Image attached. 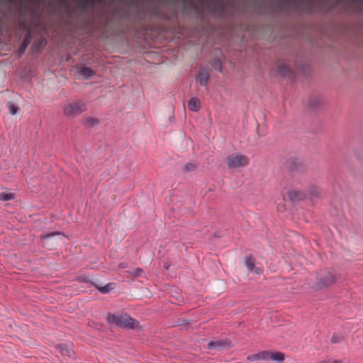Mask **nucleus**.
I'll return each mask as SVG.
<instances>
[{
	"instance_id": "nucleus-25",
	"label": "nucleus",
	"mask_w": 363,
	"mask_h": 363,
	"mask_svg": "<svg viewBox=\"0 0 363 363\" xmlns=\"http://www.w3.org/2000/svg\"><path fill=\"white\" fill-rule=\"evenodd\" d=\"M150 13L151 16L157 17V18L161 17L162 15L160 9H159L158 6H157V5L152 6L150 9Z\"/></svg>"
},
{
	"instance_id": "nucleus-29",
	"label": "nucleus",
	"mask_w": 363,
	"mask_h": 363,
	"mask_svg": "<svg viewBox=\"0 0 363 363\" xmlns=\"http://www.w3.org/2000/svg\"><path fill=\"white\" fill-rule=\"evenodd\" d=\"M196 166L194 163L189 162L184 167V172H189L195 170Z\"/></svg>"
},
{
	"instance_id": "nucleus-34",
	"label": "nucleus",
	"mask_w": 363,
	"mask_h": 363,
	"mask_svg": "<svg viewBox=\"0 0 363 363\" xmlns=\"http://www.w3.org/2000/svg\"><path fill=\"white\" fill-rule=\"evenodd\" d=\"M131 273L134 274V275L136 277H140L141 274L143 273V269L140 268H136L134 269Z\"/></svg>"
},
{
	"instance_id": "nucleus-30",
	"label": "nucleus",
	"mask_w": 363,
	"mask_h": 363,
	"mask_svg": "<svg viewBox=\"0 0 363 363\" xmlns=\"http://www.w3.org/2000/svg\"><path fill=\"white\" fill-rule=\"evenodd\" d=\"M190 322V320L185 319V318H178L176 320V325L180 326V325H188Z\"/></svg>"
},
{
	"instance_id": "nucleus-8",
	"label": "nucleus",
	"mask_w": 363,
	"mask_h": 363,
	"mask_svg": "<svg viewBox=\"0 0 363 363\" xmlns=\"http://www.w3.org/2000/svg\"><path fill=\"white\" fill-rule=\"evenodd\" d=\"M208 349L209 350H223L230 348L233 347L232 342L228 339H223L219 340H212L208 342L207 345Z\"/></svg>"
},
{
	"instance_id": "nucleus-4",
	"label": "nucleus",
	"mask_w": 363,
	"mask_h": 363,
	"mask_svg": "<svg viewBox=\"0 0 363 363\" xmlns=\"http://www.w3.org/2000/svg\"><path fill=\"white\" fill-rule=\"evenodd\" d=\"M76 6L74 8L67 6V15L70 17H74L79 20H82L90 9L86 0H75Z\"/></svg>"
},
{
	"instance_id": "nucleus-5",
	"label": "nucleus",
	"mask_w": 363,
	"mask_h": 363,
	"mask_svg": "<svg viewBox=\"0 0 363 363\" xmlns=\"http://www.w3.org/2000/svg\"><path fill=\"white\" fill-rule=\"evenodd\" d=\"M285 167L291 174H304L307 167L304 161L298 157H289L285 162Z\"/></svg>"
},
{
	"instance_id": "nucleus-24",
	"label": "nucleus",
	"mask_w": 363,
	"mask_h": 363,
	"mask_svg": "<svg viewBox=\"0 0 363 363\" xmlns=\"http://www.w3.org/2000/svg\"><path fill=\"white\" fill-rule=\"evenodd\" d=\"M309 194L312 197H320L321 194V189L315 186H311L309 189Z\"/></svg>"
},
{
	"instance_id": "nucleus-39",
	"label": "nucleus",
	"mask_w": 363,
	"mask_h": 363,
	"mask_svg": "<svg viewBox=\"0 0 363 363\" xmlns=\"http://www.w3.org/2000/svg\"><path fill=\"white\" fill-rule=\"evenodd\" d=\"M164 268H165L166 269H169V266H167V265H164Z\"/></svg>"
},
{
	"instance_id": "nucleus-26",
	"label": "nucleus",
	"mask_w": 363,
	"mask_h": 363,
	"mask_svg": "<svg viewBox=\"0 0 363 363\" xmlns=\"http://www.w3.org/2000/svg\"><path fill=\"white\" fill-rule=\"evenodd\" d=\"M8 108L9 110V113L13 116L17 114L19 111V107L11 102L9 103Z\"/></svg>"
},
{
	"instance_id": "nucleus-17",
	"label": "nucleus",
	"mask_w": 363,
	"mask_h": 363,
	"mask_svg": "<svg viewBox=\"0 0 363 363\" xmlns=\"http://www.w3.org/2000/svg\"><path fill=\"white\" fill-rule=\"evenodd\" d=\"M78 72L79 74L84 77L86 79L91 78L95 74V71L88 67H82Z\"/></svg>"
},
{
	"instance_id": "nucleus-13",
	"label": "nucleus",
	"mask_w": 363,
	"mask_h": 363,
	"mask_svg": "<svg viewBox=\"0 0 363 363\" xmlns=\"http://www.w3.org/2000/svg\"><path fill=\"white\" fill-rule=\"evenodd\" d=\"M47 45L46 40L43 38L35 39L32 45L31 50L33 53H37L39 50Z\"/></svg>"
},
{
	"instance_id": "nucleus-11",
	"label": "nucleus",
	"mask_w": 363,
	"mask_h": 363,
	"mask_svg": "<svg viewBox=\"0 0 363 363\" xmlns=\"http://www.w3.org/2000/svg\"><path fill=\"white\" fill-rule=\"evenodd\" d=\"M209 79L208 71L205 68L199 69L197 80L201 86H206Z\"/></svg>"
},
{
	"instance_id": "nucleus-40",
	"label": "nucleus",
	"mask_w": 363,
	"mask_h": 363,
	"mask_svg": "<svg viewBox=\"0 0 363 363\" xmlns=\"http://www.w3.org/2000/svg\"><path fill=\"white\" fill-rule=\"evenodd\" d=\"M228 4H229L230 5H231V6H233V2H232V1H229V2H228Z\"/></svg>"
},
{
	"instance_id": "nucleus-15",
	"label": "nucleus",
	"mask_w": 363,
	"mask_h": 363,
	"mask_svg": "<svg viewBox=\"0 0 363 363\" xmlns=\"http://www.w3.org/2000/svg\"><path fill=\"white\" fill-rule=\"evenodd\" d=\"M188 108L190 111L197 112L201 108V103L198 98L192 97L188 101Z\"/></svg>"
},
{
	"instance_id": "nucleus-3",
	"label": "nucleus",
	"mask_w": 363,
	"mask_h": 363,
	"mask_svg": "<svg viewBox=\"0 0 363 363\" xmlns=\"http://www.w3.org/2000/svg\"><path fill=\"white\" fill-rule=\"evenodd\" d=\"M336 277L334 274L327 269H323L318 272L315 288L321 290L331 286L336 281Z\"/></svg>"
},
{
	"instance_id": "nucleus-38",
	"label": "nucleus",
	"mask_w": 363,
	"mask_h": 363,
	"mask_svg": "<svg viewBox=\"0 0 363 363\" xmlns=\"http://www.w3.org/2000/svg\"><path fill=\"white\" fill-rule=\"evenodd\" d=\"M319 363H329V362H327V361H325V360H324V361H321V362H320Z\"/></svg>"
},
{
	"instance_id": "nucleus-36",
	"label": "nucleus",
	"mask_w": 363,
	"mask_h": 363,
	"mask_svg": "<svg viewBox=\"0 0 363 363\" xmlns=\"http://www.w3.org/2000/svg\"><path fill=\"white\" fill-rule=\"evenodd\" d=\"M253 271L257 274H262V270L259 267H255L254 268Z\"/></svg>"
},
{
	"instance_id": "nucleus-33",
	"label": "nucleus",
	"mask_w": 363,
	"mask_h": 363,
	"mask_svg": "<svg viewBox=\"0 0 363 363\" xmlns=\"http://www.w3.org/2000/svg\"><path fill=\"white\" fill-rule=\"evenodd\" d=\"M27 48L28 47H26V45H24L22 43H21V45L18 50V57H21L26 52Z\"/></svg>"
},
{
	"instance_id": "nucleus-28",
	"label": "nucleus",
	"mask_w": 363,
	"mask_h": 363,
	"mask_svg": "<svg viewBox=\"0 0 363 363\" xmlns=\"http://www.w3.org/2000/svg\"><path fill=\"white\" fill-rule=\"evenodd\" d=\"M19 27L21 30L26 32H28L29 30H31L30 27L28 25L25 19L20 21Z\"/></svg>"
},
{
	"instance_id": "nucleus-14",
	"label": "nucleus",
	"mask_w": 363,
	"mask_h": 363,
	"mask_svg": "<svg viewBox=\"0 0 363 363\" xmlns=\"http://www.w3.org/2000/svg\"><path fill=\"white\" fill-rule=\"evenodd\" d=\"M57 349L59 350V352L61 353L62 355L67 356V357H72L74 354V351L71 348L70 346L66 345V344H60L57 346Z\"/></svg>"
},
{
	"instance_id": "nucleus-37",
	"label": "nucleus",
	"mask_w": 363,
	"mask_h": 363,
	"mask_svg": "<svg viewBox=\"0 0 363 363\" xmlns=\"http://www.w3.org/2000/svg\"><path fill=\"white\" fill-rule=\"evenodd\" d=\"M22 43L23 45H26V47H28V46L30 45V40H27V39H23V40L22 41V43Z\"/></svg>"
},
{
	"instance_id": "nucleus-2",
	"label": "nucleus",
	"mask_w": 363,
	"mask_h": 363,
	"mask_svg": "<svg viewBox=\"0 0 363 363\" xmlns=\"http://www.w3.org/2000/svg\"><path fill=\"white\" fill-rule=\"evenodd\" d=\"M106 320L108 323L115 324L119 328H127L133 329L138 326L139 322L131 318L126 313H121L117 314L108 313Z\"/></svg>"
},
{
	"instance_id": "nucleus-16",
	"label": "nucleus",
	"mask_w": 363,
	"mask_h": 363,
	"mask_svg": "<svg viewBox=\"0 0 363 363\" xmlns=\"http://www.w3.org/2000/svg\"><path fill=\"white\" fill-rule=\"evenodd\" d=\"M96 289H97L101 294H106L112 291L115 287V284L110 282L106 284L105 286H100L99 284H94Z\"/></svg>"
},
{
	"instance_id": "nucleus-27",
	"label": "nucleus",
	"mask_w": 363,
	"mask_h": 363,
	"mask_svg": "<svg viewBox=\"0 0 363 363\" xmlns=\"http://www.w3.org/2000/svg\"><path fill=\"white\" fill-rule=\"evenodd\" d=\"M343 339L344 337L341 335L334 333L331 337L330 342L332 343L336 344L342 342Z\"/></svg>"
},
{
	"instance_id": "nucleus-22",
	"label": "nucleus",
	"mask_w": 363,
	"mask_h": 363,
	"mask_svg": "<svg viewBox=\"0 0 363 363\" xmlns=\"http://www.w3.org/2000/svg\"><path fill=\"white\" fill-rule=\"evenodd\" d=\"M15 199V194L11 192L2 191L0 192V201H6Z\"/></svg>"
},
{
	"instance_id": "nucleus-19",
	"label": "nucleus",
	"mask_w": 363,
	"mask_h": 363,
	"mask_svg": "<svg viewBox=\"0 0 363 363\" xmlns=\"http://www.w3.org/2000/svg\"><path fill=\"white\" fill-rule=\"evenodd\" d=\"M323 103V99L320 96H313L309 99V106L313 109L317 108Z\"/></svg>"
},
{
	"instance_id": "nucleus-7",
	"label": "nucleus",
	"mask_w": 363,
	"mask_h": 363,
	"mask_svg": "<svg viewBox=\"0 0 363 363\" xmlns=\"http://www.w3.org/2000/svg\"><path fill=\"white\" fill-rule=\"evenodd\" d=\"M86 110V104L82 101H76L70 103L64 109L66 116L74 117L79 115Z\"/></svg>"
},
{
	"instance_id": "nucleus-31",
	"label": "nucleus",
	"mask_w": 363,
	"mask_h": 363,
	"mask_svg": "<svg viewBox=\"0 0 363 363\" xmlns=\"http://www.w3.org/2000/svg\"><path fill=\"white\" fill-rule=\"evenodd\" d=\"M86 123L89 124L91 126L96 125L99 123V120L96 118H86Z\"/></svg>"
},
{
	"instance_id": "nucleus-32",
	"label": "nucleus",
	"mask_w": 363,
	"mask_h": 363,
	"mask_svg": "<svg viewBox=\"0 0 363 363\" xmlns=\"http://www.w3.org/2000/svg\"><path fill=\"white\" fill-rule=\"evenodd\" d=\"M90 9H93L96 4L102 2V0H86Z\"/></svg>"
},
{
	"instance_id": "nucleus-9",
	"label": "nucleus",
	"mask_w": 363,
	"mask_h": 363,
	"mask_svg": "<svg viewBox=\"0 0 363 363\" xmlns=\"http://www.w3.org/2000/svg\"><path fill=\"white\" fill-rule=\"evenodd\" d=\"M265 361H273L276 362H283L285 359V354L279 351L266 350Z\"/></svg>"
},
{
	"instance_id": "nucleus-21",
	"label": "nucleus",
	"mask_w": 363,
	"mask_h": 363,
	"mask_svg": "<svg viewBox=\"0 0 363 363\" xmlns=\"http://www.w3.org/2000/svg\"><path fill=\"white\" fill-rule=\"evenodd\" d=\"M212 67L219 72L220 73L223 72V65L222 62L219 59V57H214L211 62Z\"/></svg>"
},
{
	"instance_id": "nucleus-23",
	"label": "nucleus",
	"mask_w": 363,
	"mask_h": 363,
	"mask_svg": "<svg viewBox=\"0 0 363 363\" xmlns=\"http://www.w3.org/2000/svg\"><path fill=\"white\" fill-rule=\"evenodd\" d=\"M62 235L61 232L55 231V232H51L50 233L40 235V238L42 241L47 242L48 240H49L50 238H52V237H54L55 235Z\"/></svg>"
},
{
	"instance_id": "nucleus-18",
	"label": "nucleus",
	"mask_w": 363,
	"mask_h": 363,
	"mask_svg": "<svg viewBox=\"0 0 363 363\" xmlns=\"http://www.w3.org/2000/svg\"><path fill=\"white\" fill-rule=\"evenodd\" d=\"M266 352L267 351H262L256 354H250L247 357V360L250 362L257 361V360H264L266 358Z\"/></svg>"
},
{
	"instance_id": "nucleus-6",
	"label": "nucleus",
	"mask_w": 363,
	"mask_h": 363,
	"mask_svg": "<svg viewBox=\"0 0 363 363\" xmlns=\"http://www.w3.org/2000/svg\"><path fill=\"white\" fill-rule=\"evenodd\" d=\"M249 162V158L240 153H233L226 157V163L230 169L243 167L247 166Z\"/></svg>"
},
{
	"instance_id": "nucleus-35",
	"label": "nucleus",
	"mask_w": 363,
	"mask_h": 363,
	"mask_svg": "<svg viewBox=\"0 0 363 363\" xmlns=\"http://www.w3.org/2000/svg\"><path fill=\"white\" fill-rule=\"evenodd\" d=\"M32 38H33L32 30H29L28 32H26L24 39H27L31 42Z\"/></svg>"
},
{
	"instance_id": "nucleus-10",
	"label": "nucleus",
	"mask_w": 363,
	"mask_h": 363,
	"mask_svg": "<svg viewBox=\"0 0 363 363\" xmlns=\"http://www.w3.org/2000/svg\"><path fill=\"white\" fill-rule=\"evenodd\" d=\"M277 71L279 75L284 78H293L294 77V70L286 65L278 64Z\"/></svg>"
},
{
	"instance_id": "nucleus-12",
	"label": "nucleus",
	"mask_w": 363,
	"mask_h": 363,
	"mask_svg": "<svg viewBox=\"0 0 363 363\" xmlns=\"http://www.w3.org/2000/svg\"><path fill=\"white\" fill-rule=\"evenodd\" d=\"M288 196L293 203L299 202L306 198V194L301 191H288Z\"/></svg>"
},
{
	"instance_id": "nucleus-1",
	"label": "nucleus",
	"mask_w": 363,
	"mask_h": 363,
	"mask_svg": "<svg viewBox=\"0 0 363 363\" xmlns=\"http://www.w3.org/2000/svg\"><path fill=\"white\" fill-rule=\"evenodd\" d=\"M318 2L323 3V0H281L279 6L280 10H289L292 5L296 7L301 6L304 13L311 15L316 11Z\"/></svg>"
},
{
	"instance_id": "nucleus-20",
	"label": "nucleus",
	"mask_w": 363,
	"mask_h": 363,
	"mask_svg": "<svg viewBox=\"0 0 363 363\" xmlns=\"http://www.w3.org/2000/svg\"><path fill=\"white\" fill-rule=\"evenodd\" d=\"M245 264L248 270L252 272L255 268V258L252 255H247L245 258Z\"/></svg>"
}]
</instances>
